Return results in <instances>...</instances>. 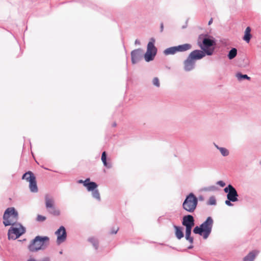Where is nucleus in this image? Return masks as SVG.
Returning a JSON list of instances; mask_svg holds the SVG:
<instances>
[{
    "label": "nucleus",
    "mask_w": 261,
    "mask_h": 261,
    "mask_svg": "<svg viewBox=\"0 0 261 261\" xmlns=\"http://www.w3.org/2000/svg\"><path fill=\"white\" fill-rule=\"evenodd\" d=\"M177 52H182L190 49L192 46L190 44L186 43L176 46Z\"/></svg>",
    "instance_id": "obj_17"
},
{
    "label": "nucleus",
    "mask_w": 261,
    "mask_h": 261,
    "mask_svg": "<svg viewBox=\"0 0 261 261\" xmlns=\"http://www.w3.org/2000/svg\"><path fill=\"white\" fill-rule=\"evenodd\" d=\"M92 195L93 197L97 199L98 200H100V196L99 193L97 190H94L92 192Z\"/></svg>",
    "instance_id": "obj_28"
},
{
    "label": "nucleus",
    "mask_w": 261,
    "mask_h": 261,
    "mask_svg": "<svg viewBox=\"0 0 261 261\" xmlns=\"http://www.w3.org/2000/svg\"><path fill=\"white\" fill-rule=\"evenodd\" d=\"M174 228L175 230V236L177 239H180L184 237V233L181 230V228L177 226L174 225Z\"/></svg>",
    "instance_id": "obj_21"
},
{
    "label": "nucleus",
    "mask_w": 261,
    "mask_h": 261,
    "mask_svg": "<svg viewBox=\"0 0 261 261\" xmlns=\"http://www.w3.org/2000/svg\"><path fill=\"white\" fill-rule=\"evenodd\" d=\"M182 224L183 225L185 226L186 227H192L194 225V220L193 217L191 215L184 216L183 217Z\"/></svg>",
    "instance_id": "obj_14"
},
{
    "label": "nucleus",
    "mask_w": 261,
    "mask_h": 261,
    "mask_svg": "<svg viewBox=\"0 0 261 261\" xmlns=\"http://www.w3.org/2000/svg\"><path fill=\"white\" fill-rule=\"evenodd\" d=\"M163 30V24L162 23L161 25V31L162 32Z\"/></svg>",
    "instance_id": "obj_39"
},
{
    "label": "nucleus",
    "mask_w": 261,
    "mask_h": 261,
    "mask_svg": "<svg viewBox=\"0 0 261 261\" xmlns=\"http://www.w3.org/2000/svg\"><path fill=\"white\" fill-rule=\"evenodd\" d=\"M22 178L25 179L27 181L29 182V188L31 192H37L38 187L37 186V182L36 177L31 171H28L25 173Z\"/></svg>",
    "instance_id": "obj_7"
},
{
    "label": "nucleus",
    "mask_w": 261,
    "mask_h": 261,
    "mask_svg": "<svg viewBox=\"0 0 261 261\" xmlns=\"http://www.w3.org/2000/svg\"><path fill=\"white\" fill-rule=\"evenodd\" d=\"M212 22H213V18H211V19L208 21V25L211 24Z\"/></svg>",
    "instance_id": "obj_37"
},
{
    "label": "nucleus",
    "mask_w": 261,
    "mask_h": 261,
    "mask_svg": "<svg viewBox=\"0 0 261 261\" xmlns=\"http://www.w3.org/2000/svg\"><path fill=\"white\" fill-rule=\"evenodd\" d=\"M154 39L151 38L147 44V51L144 55L145 60L147 62L153 60L156 54L157 49L154 46Z\"/></svg>",
    "instance_id": "obj_5"
},
{
    "label": "nucleus",
    "mask_w": 261,
    "mask_h": 261,
    "mask_svg": "<svg viewBox=\"0 0 261 261\" xmlns=\"http://www.w3.org/2000/svg\"><path fill=\"white\" fill-rule=\"evenodd\" d=\"M118 230H119V228L118 227H114L111 229L110 233L111 234H116L117 232V231H118Z\"/></svg>",
    "instance_id": "obj_32"
},
{
    "label": "nucleus",
    "mask_w": 261,
    "mask_h": 261,
    "mask_svg": "<svg viewBox=\"0 0 261 261\" xmlns=\"http://www.w3.org/2000/svg\"><path fill=\"white\" fill-rule=\"evenodd\" d=\"M45 202L46 208L50 214L54 216L60 215V211L55 207L54 199L52 197L49 195H46L45 196Z\"/></svg>",
    "instance_id": "obj_6"
},
{
    "label": "nucleus",
    "mask_w": 261,
    "mask_h": 261,
    "mask_svg": "<svg viewBox=\"0 0 261 261\" xmlns=\"http://www.w3.org/2000/svg\"><path fill=\"white\" fill-rule=\"evenodd\" d=\"M17 226L11 227L9 229L8 233V237L9 240H15L25 232V228L22 225L19 224L17 225Z\"/></svg>",
    "instance_id": "obj_9"
},
{
    "label": "nucleus",
    "mask_w": 261,
    "mask_h": 261,
    "mask_svg": "<svg viewBox=\"0 0 261 261\" xmlns=\"http://www.w3.org/2000/svg\"><path fill=\"white\" fill-rule=\"evenodd\" d=\"M229 200L225 201V204L228 206H231L232 204Z\"/></svg>",
    "instance_id": "obj_35"
},
{
    "label": "nucleus",
    "mask_w": 261,
    "mask_h": 261,
    "mask_svg": "<svg viewBox=\"0 0 261 261\" xmlns=\"http://www.w3.org/2000/svg\"><path fill=\"white\" fill-rule=\"evenodd\" d=\"M42 261H50V259L49 257H45L42 259Z\"/></svg>",
    "instance_id": "obj_36"
},
{
    "label": "nucleus",
    "mask_w": 261,
    "mask_h": 261,
    "mask_svg": "<svg viewBox=\"0 0 261 261\" xmlns=\"http://www.w3.org/2000/svg\"><path fill=\"white\" fill-rule=\"evenodd\" d=\"M90 182V179L87 178L84 181V186L85 187V185L89 184Z\"/></svg>",
    "instance_id": "obj_33"
},
{
    "label": "nucleus",
    "mask_w": 261,
    "mask_h": 261,
    "mask_svg": "<svg viewBox=\"0 0 261 261\" xmlns=\"http://www.w3.org/2000/svg\"><path fill=\"white\" fill-rule=\"evenodd\" d=\"M27 261H36V260H35L34 259H32V258H31V259H29V260H27Z\"/></svg>",
    "instance_id": "obj_41"
},
{
    "label": "nucleus",
    "mask_w": 261,
    "mask_h": 261,
    "mask_svg": "<svg viewBox=\"0 0 261 261\" xmlns=\"http://www.w3.org/2000/svg\"><path fill=\"white\" fill-rule=\"evenodd\" d=\"M208 205H215L216 204V200L214 196H211L210 197L208 201H207Z\"/></svg>",
    "instance_id": "obj_27"
},
{
    "label": "nucleus",
    "mask_w": 261,
    "mask_h": 261,
    "mask_svg": "<svg viewBox=\"0 0 261 261\" xmlns=\"http://www.w3.org/2000/svg\"><path fill=\"white\" fill-rule=\"evenodd\" d=\"M258 253V251L254 250L250 252L244 258V261H253L256 255Z\"/></svg>",
    "instance_id": "obj_16"
},
{
    "label": "nucleus",
    "mask_w": 261,
    "mask_h": 261,
    "mask_svg": "<svg viewBox=\"0 0 261 261\" xmlns=\"http://www.w3.org/2000/svg\"><path fill=\"white\" fill-rule=\"evenodd\" d=\"M192 228V227H186V238L191 243H192L193 242V238L190 237Z\"/></svg>",
    "instance_id": "obj_20"
},
{
    "label": "nucleus",
    "mask_w": 261,
    "mask_h": 261,
    "mask_svg": "<svg viewBox=\"0 0 261 261\" xmlns=\"http://www.w3.org/2000/svg\"><path fill=\"white\" fill-rule=\"evenodd\" d=\"M213 220L212 218L208 217L206 221L200 226H196L193 229V232L195 234H199L202 236L204 239L208 238L212 228Z\"/></svg>",
    "instance_id": "obj_2"
},
{
    "label": "nucleus",
    "mask_w": 261,
    "mask_h": 261,
    "mask_svg": "<svg viewBox=\"0 0 261 261\" xmlns=\"http://www.w3.org/2000/svg\"><path fill=\"white\" fill-rule=\"evenodd\" d=\"M205 54L206 53L203 50H195L192 51L189 56L194 61L202 59L205 56Z\"/></svg>",
    "instance_id": "obj_12"
},
{
    "label": "nucleus",
    "mask_w": 261,
    "mask_h": 261,
    "mask_svg": "<svg viewBox=\"0 0 261 261\" xmlns=\"http://www.w3.org/2000/svg\"><path fill=\"white\" fill-rule=\"evenodd\" d=\"M260 223H261V220H260Z\"/></svg>",
    "instance_id": "obj_42"
},
{
    "label": "nucleus",
    "mask_w": 261,
    "mask_h": 261,
    "mask_svg": "<svg viewBox=\"0 0 261 261\" xmlns=\"http://www.w3.org/2000/svg\"><path fill=\"white\" fill-rule=\"evenodd\" d=\"M237 49L235 48H233L229 51V54L228 55V57L229 59L231 60V59H233L237 56Z\"/></svg>",
    "instance_id": "obj_24"
},
{
    "label": "nucleus",
    "mask_w": 261,
    "mask_h": 261,
    "mask_svg": "<svg viewBox=\"0 0 261 261\" xmlns=\"http://www.w3.org/2000/svg\"><path fill=\"white\" fill-rule=\"evenodd\" d=\"M18 219V212L14 207H9L3 215V224L5 226L14 225Z\"/></svg>",
    "instance_id": "obj_3"
},
{
    "label": "nucleus",
    "mask_w": 261,
    "mask_h": 261,
    "mask_svg": "<svg viewBox=\"0 0 261 261\" xmlns=\"http://www.w3.org/2000/svg\"><path fill=\"white\" fill-rule=\"evenodd\" d=\"M198 204L197 197L193 193L189 194L182 203V207L189 213H193L195 210Z\"/></svg>",
    "instance_id": "obj_4"
},
{
    "label": "nucleus",
    "mask_w": 261,
    "mask_h": 261,
    "mask_svg": "<svg viewBox=\"0 0 261 261\" xmlns=\"http://www.w3.org/2000/svg\"><path fill=\"white\" fill-rule=\"evenodd\" d=\"M195 64V61L189 56L184 62V68L186 71H190L193 69Z\"/></svg>",
    "instance_id": "obj_15"
},
{
    "label": "nucleus",
    "mask_w": 261,
    "mask_h": 261,
    "mask_svg": "<svg viewBox=\"0 0 261 261\" xmlns=\"http://www.w3.org/2000/svg\"><path fill=\"white\" fill-rule=\"evenodd\" d=\"M135 43L136 44H140V42L138 40H136L135 41Z\"/></svg>",
    "instance_id": "obj_40"
},
{
    "label": "nucleus",
    "mask_w": 261,
    "mask_h": 261,
    "mask_svg": "<svg viewBox=\"0 0 261 261\" xmlns=\"http://www.w3.org/2000/svg\"><path fill=\"white\" fill-rule=\"evenodd\" d=\"M57 236V242L60 244L64 242L66 239V232L64 226H61L55 232Z\"/></svg>",
    "instance_id": "obj_11"
},
{
    "label": "nucleus",
    "mask_w": 261,
    "mask_h": 261,
    "mask_svg": "<svg viewBox=\"0 0 261 261\" xmlns=\"http://www.w3.org/2000/svg\"><path fill=\"white\" fill-rule=\"evenodd\" d=\"M236 76L238 78V79L239 80H242V79H247V80H250V77L248 76L246 74H242L241 73H237L236 74Z\"/></svg>",
    "instance_id": "obj_26"
},
{
    "label": "nucleus",
    "mask_w": 261,
    "mask_h": 261,
    "mask_svg": "<svg viewBox=\"0 0 261 261\" xmlns=\"http://www.w3.org/2000/svg\"><path fill=\"white\" fill-rule=\"evenodd\" d=\"M89 241L93 244V245L95 247V249H97L98 242L94 239L91 238L89 239Z\"/></svg>",
    "instance_id": "obj_30"
},
{
    "label": "nucleus",
    "mask_w": 261,
    "mask_h": 261,
    "mask_svg": "<svg viewBox=\"0 0 261 261\" xmlns=\"http://www.w3.org/2000/svg\"><path fill=\"white\" fill-rule=\"evenodd\" d=\"M78 183L79 184H84V180L81 179V180H79L78 181H77Z\"/></svg>",
    "instance_id": "obj_38"
},
{
    "label": "nucleus",
    "mask_w": 261,
    "mask_h": 261,
    "mask_svg": "<svg viewBox=\"0 0 261 261\" xmlns=\"http://www.w3.org/2000/svg\"><path fill=\"white\" fill-rule=\"evenodd\" d=\"M215 44L214 40L208 38H204L202 42H198V45L207 54V55H212L214 51V48H211Z\"/></svg>",
    "instance_id": "obj_8"
},
{
    "label": "nucleus",
    "mask_w": 261,
    "mask_h": 261,
    "mask_svg": "<svg viewBox=\"0 0 261 261\" xmlns=\"http://www.w3.org/2000/svg\"><path fill=\"white\" fill-rule=\"evenodd\" d=\"M101 161L104 165L105 166L108 167V168H110L111 167V165L110 164H109L107 162V155H106V151H103L102 153V155H101Z\"/></svg>",
    "instance_id": "obj_22"
},
{
    "label": "nucleus",
    "mask_w": 261,
    "mask_h": 261,
    "mask_svg": "<svg viewBox=\"0 0 261 261\" xmlns=\"http://www.w3.org/2000/svg\"><path fill=\"white\" fill-rule=\"evenodd\" d=\"M85 187L87 188V190L89 191L94 190L95 188H97V185L94 182H89L88 184L85 185Z\"/></svg>",
    "instance_id": "obj_23"
},
{
    "label": "nucleus",
    "mask_w": 261,
    "mask_h": 261,
    "mask_svg": "<svg viewBox=\"0 0 261 261\" xmlns=\"http://www.w3.org/2000/svg\"><path fill=\"white\" fill-rule=\"evenodd\" d=\"M49 239L47 237L37 236L33 240L28 246V249L31 252H37L44 249L49 243Z\"/></svg>",
    "instance_id": "obj_1"
},
{
    "label": "nucleus",
    "mask_w": 261,
    "mask_h": 261,
    "mask_svg": "<svg viewBox=\"0 0 261 261\" xmlns=\"http://www.w3.org/2000/svg\"><path fill=\"white\" fill-rule=\"evenodd\" d=\"M143 50L141 49H137L131 53L132 61L133 64L136 63L141 58Z\"/></svg>",
    "instance_id": "obj_13"
},
{
    "label": "nucleus",
    "mask_w": 261,
    "mask_h": 261,
    "mask_svg": "<svg viewBox=\"0 0 261 261\" xmlns=\"http://www.w3.org/2000/svg\"><path fill=\"white\" fill-rule=\"evenodd\" d=\"M218 184L221 186V187H224L225 185V183L222 181H219L218 182Z\"/></svg>",
    "instance_id": "obj_34"
},
{
    "label": "nucleus",
    "mask_w": 261,
    "mask_h": 261,
    "mask_svg": "<svg viewBox=\"0 0 261 261\" xmlns=\"http://www.w3.org/2000/svg\"><path fill=\"white\" fill-rule=\"evenodd\" d=\"M177 52L176 46L171 47L166 49L164 53L166 55H173Z\"/></svg>",
    "instance_id": "obj_18"
},
{
    "label": "nucleus",
    "mask_w": 261,
    "mask_h": 261,
    "mask_svg": "<svg viewBox=\"0 0 261 261\" xmlns=\"http://www.w3.org/2000/svg\"><path fill=\"white\" fill-rule=\"evenodd\" d=\"M250 32L251 29L249 27H248L245 30V35L243 38L244 40L248 43L250 41L251 36Z\"/></svg>",
    "instance_id": "obj_19"
},
{
    "label": "nucleus",
    "mask_w": 261,
    "mask_h": 261,
    "mask_svg": "<svg viewBox=\"0 0 261 261\" xmlns=\"http://www.w3.org/2000/svg\"><path fill=\"white\" fill-rule=\"evenodd\" d=\"M224 191L225 193H228L227 198L232 202H235L238 200V193L234 188L231 185H229L226 187Z\"/></svg>",
    "instance_id": "obj_10"
},
{
    "label": "nucleus",
    "mask_w": 261,
    "mask_h": 261,
    "mask_svg": "<svg viewBox=\"0 0 261 261\" xmlns=\"http://www.w3.org/2000/svg\"><path fill=\"white\" fill-rule=\"evenodd\" d=\"M152 82H153V85L156 86V87L160 86V82H159V80L158 77H154L153 79Z\"/></svg>",
    "instance_id": "obj_31"
},
{
    "label": "nucleus",
    "mask_w": 261,
    "mask_h": 261,
    "mask_svg": "<svg viewBox=\"0 0 261 261\" xmlns=\"http://www.w3.org/2000/svg\"><path fill=\"white\" fill-rule=\"evenodd\" d=\"M215 146L217 149H218L220 152L221 153L222 155L225 156H227L229 154V151L228 150L226 149L225 148L223 147H219L217 145H215Z\"/></svg>",
    "instance_id": "obj_25"
},
{
    "label": "nucleus",
    "mask_w": 261,
    "mask_h": 261,
    "mask_svg": "<svg viewBox=\"0 0 261 261\" xmlns=\"http://www.w3.org/2000/svg\"><path fill=\"white\" fill-rule=\"evenodd\" d=\"M46 217L45 216L38 215L36 218V220L38 222H43L46 220Z\"/></svg>",
    "instance_id": "obj_29"
}]
</instances>
